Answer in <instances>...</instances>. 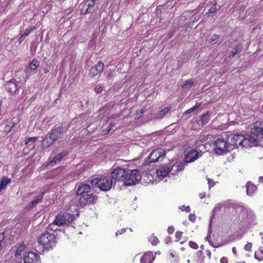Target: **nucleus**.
Segmentation results:
<instances>
[{
    "label": "nucleus",
    "mask_w": 263,
    "mask_h": 263,
    "mask_svg": "<svg viewBox=\"0 0 263 263\" xmlns=\"http://www.w3.org/2000/svg\"><path fill=\"white\" fill-rule=\"evenodd\" d=\"M111 178L114 184L118 182H122L125 186L135 185L141 179V175L137 170H126L118 167L111 172Z\"/></svg>",
    "instance_id": "f257e3e1"
},
{
    "label": "nucleus",
    "mask_w": 263,
    "mask_h": 263,
    "mask_svg": "<svg viewBox=\"0 0 263 263\" xmlns=\"http://www.w3.org/2000/svg\"><path fill=\"white\" fill-rule=\"evenodd\" d=\"M64 131V127L62 125H54L50 132L46 135L43 139L41 145L42 147L43 148H46L49 147L54 141L62 137Z\"/></svg>",
    "instance_id": "f03ea898"
},
{
    "label": "nucleus",
    "mask_w": 263,
    "mask_h": 263,
    "mask_svg": "<svg viewBox=\"0 0 263 263\" xmlns=\"http://www.w3.org/2000/svg\"><path fill=\"white\" fill-rule=\"evenodd\" d=\"M228 140L230 141L229 142L230 146L233 145L236 147L238 146L252 147L254 146V141L251 140L249 136L246 137L241 134H232L229 136Z\"/></svg>",
    "instance_id": "7ed1b4c3"
},
{
    "label": "nucleus",
    "mask_w": 263,
    "mask_h": 263,
    "mask_svg": "<svg viewBox=\"0 0 263 263\" xmlns=\"http://www.w3.org/2000/svg\"><path fill=\"white\" fill-rule=\"evenodd\" d=\"M38 242L44 249H52L57 243L55 236L54 233L45 231L40 235Z\"/></svg>",
    "instance_id": "20e7f679"
},
{
    "label": "nucleus",
    "mask_w": 263,
    "mask_h": 263,
    "mask_svg": "<svg viewBox=\"0 0 263 263\" xmlns=\"http://www.w3.org/2000/svg\"><path fill=\"white\" fill-rule=\"evenodd\" d=\"M93 186L98 187L101 191L107 192L110 190L114 184L111 177L105 176L101 178H96L91 181Z\"/></svg>",
    "instance_id": "39448f33"
},
{
    "label": "nucleus",
    "mask_w": 263,
    "mask_h": 263,
    "mask_svg": "<svg viewBox=\"0 0 263 263\" xmlns=\"http://www.w3.org/2000/svg\"><path fill=\"white\" fill-rule=\"evenodd\" d=\"M74 219L73 215L68 213H60L56 216L54 220L51 223L48 228L52 230H57V229H54V226H61L65 224L70 223Z\"/></svg>",
    "instance_id": "423d86ee"
},
{
    "label": "nucleus",
    "mask_w": 263,
    "mask_h": 263,
    "mask_svg": "<svg viewBox=\"0 0 263 263\" xmlns=\"http://www.w3.org/2000/svg\"><path fill=\"white\" fill-rule=\"evenodd\" d=\"M251 140L254 141V146L257 145V142L263 138V121H257L254 124V127L251 129Z\"/></svg>",
    "instance_id": "0eeeda50"
},
{
    "label": "nucleus",
    "mask_w": 263,
    "mask_h": 263,
    "mask_svg": "<svg viewBox=\"0 0 263 263\" xmlns=\"http://www.w3.org/2000/svg\"><path fill=\"white\" fill-rule=\"evenodd\" d=\"M230 146L223 139H218L214 143V151L218 155H223L230 151Z\"/></svg>",
    "instance_id": "6e6552de"
},
{
    "label": "nucleus",
    "mask_w": 263,
    "mask_h": 263,
    "mask_svg": "<svg viewBox=\"0 0 263 263\" xmlns=\"http://www.w3.org/2000/svg\"><path fill=\"white\" fill-rule=\"evenodd\" d=\"M165 156V152L161 149L154 150L145 161V164L149 165L152 162L161 161Z\"/></svg>",
    "instance_id": "1a4fd4ad"
},
{
    "label": "nucleus",
    "mask_w": 263,
    "mask_h": 263,
    "mask_svg": "<svg viewBox=\"0 0 263 263\" xmlns=\"http://www.w3.org/2000/svg\"><path fill=\"white\" fill-rule=\"evenodd\" d=\"M98 197L92 193H89L87 194H83L78 199L79 204L81 207H84L87 204H95L97 202Z\"/></svg>",
    "instance_id": "9d476101"
},
{
    "label": "nucleus",
    "mask_w": 263,
    "mask_h": 263,
    "mask_svg": "<svg viewBox=\"0 0 263 263\" xmlns=\"http://www.w3.org/2000/svg\"><path fill=\"white\" fill-rule=\"evenodd\" d=\"M24 263H41L39 255L33 251L28 252L24 257Z\"/></svg>",
    "instance_id": "9b49d317"
},
{
    "label": "nucleus",
    "mask_w": 263,
    "mask_h": 263,
    "mask_svg": "<svg viewBox=\"0 0 263 263\" xmlns=\"http://www.w3.org/2000/svg\"><path fill=\"white\" fill-rule=\"evenodd\" d=\"M5 87L6 90L11 95L15 94L19 88L16 84V81L15 79H11L7 82Z\"/></svg>",
    "instance_id": "f8f14e48"
},
{
    "label": "nucleus",
    "mask_w": 263,
    "mask_h": 263,
    "mask_svg": "<svg viewBox=\"0 0 263 263\" xmlns=\"http://www.w3.org/2000/svg\"><path fill=\"white\" fill-rule=\"evenodd\" d=\"M198 157V152L195 149H191L185 154L184 160L185 163H191L197 160Z\"/></svg>",
    "instance_id": "ddd939ff"
},
{
    "label": "nucleus",
    "mask_w": 263,
    "mask_h": 263,
    "mask_svg": "<svg viewBox=\"0 0 263 263\" xmlns=\"http://www.w3.org/2000/svg\"><path fill=\"white\" fill-rule=\"evenodd\" d=\"M104 66V63L99 61L96 65L90 69L89 76L90 77H94L101 73L103 70Z\"/></svg>",
    "instance_id": "4468645a"
},
{
    "label": "nucleus",
    "mask_w": 263,
    "mask_h": 263,
    "mask_svg": "<svg viewBox=\"0 0 263 263\" xmlns=\"http://www.w3.org/2000/svg\"><path fill=\"white\" fill-rule=\"evenodd\" d=\"M90 186L88 184H81L80 185L76 192L77 197L82 196L83 194H87L89 193Z\"/></svg>",
    "instance_id": "2eb2a0df"
},
{
    "label": "nucleus",
    "mask_w": 263,
    "mask_h": 263,
    "mask_svg": "<svg viewBox=\"0 0 263 263\" xmlns=\"http://www.w3.org/2000/svg\"><path fill=\"white\" fill-rule=\"evenodd\" d=\"M173 172V167H168L166 166H162L157 171V174L159 177H166L169 173Z\"/></svg>",
    "instance_id": "dca6fc26"
},
{
    "label": "nucleus",
    "mask_w": 263,
    "mask_h": 263,
    "mask_svg": "<svg viewBox=\"0 0 263 263\" xmlns=\"http://www.w3.org/2000/svg\"><path fill=\"white\" fill-rule=\"evenodd\" d=\"M155 257L152 252H145L141 257L140 263H152Z\"/></svg>",
    "instance_id": "f3484780"
},
{
    "label": "nucleus",
    "mask_w": 263,
    "mask_h": 263,
    "mask_svg": "<svg viewBox=\"0 0 263 263\" xmlns=\"http://www.w3.org/2000/svg\"><path fill=\"white\" fill-rule=\"evenodd\" d=\"M44 194V192L41 193L34 200L27 204V208L28 209H32L37 204L41 202Z\"/></svg>",
    "instance_id": "a211bd4d"
},
{
    "label": "nucleus",
    "mask_w": 263,
    "mask_h": 263,
    "mask_svg": "<svg viewBox=\"0 0 263 263\" xmlns=\"http://www.w3.org/2000/svg\"><path fill=\"white\" fill-rule=\"evenodd\" d=\"M67 151H63L53 158L49 163V165H50L51 166H54L57 162L61 161L64 157L67 156Z\"/></svg>",
    "instance_id": "6ab92c4d"
},
{
    "label": "nucleus",
    "mask_w": 263,
    "mask_h": 263,
    "mask_svg": "<svg viewBox=\"0 0 263 263\" xmlns=\"http://www.w3.org/2000/svg\"><path fill=\"white\" fill-rule=\"evenodd\" d=\"M247 188L246 193L247 195L252 196L257 190V187L252 182L248 181L246 184Z\"/></svg>",
    "instance_id": "aec40b11"
},
{
    "label": "nucleus",
    "mask_w": 263,
    "mask_h": 263,
    "mask_svg": "<svg viewBox=\"0 0 263 263\" xmlns=\"http://www.w3.org/2000/svg\"><path fill=\"white\" fill-rule=\"evenodd\" d=\"M186 163H185L184 160L182 162L174 164L172 166V167H173V172L172 173V174L174 175L178 172L183 171L184 169V167Z\"/></svg>",
    "instance_id": "412c9836"
},
{
    "label": "nucleus",
    "mask_w": 263,
    "mask_h": 263,
    "mask_svg": "<svg viewBox=\"0 0 263 263\" xmlns=\"http://www.w3.org/2000/svg\"><path fill=\"white\" fill-rule=\"evenodd\" d=\"M210 116L211 114L207 111L205 114H202L200 118V121H201V125L202 126H204V125L206 124L210 120Z\"/></svg>",
    "instance_id": "4be33fe9"
},
{
    "label": "nucleus",
    "mask_w": 263,
    "mask_h": 263,
    "mask_svg": "<svg viewBox=\"0 0 263 263\" xmlns=\"http://www.w3.org/2000/svg\"><path fill=\"white\" fill-rule=\"evenodd\" d=\"M11 182V179L3 178L0 182V192L5 189L7 185Z\"/></svg>",
    "instance_id": "5701e85b"
},
{
    "label": "nucleus",
    "mask_w": 263,
    "mask_h": 263,
    "mask_svg": "<svg viewBox=\"0 0 263 263\" xmlns=\"http://www.w3.org/2000/svg\"><path fill=\"white\" fill-rule=\"evenodd\" d=\"M217 4H214L208 10V11L205 13V15L208 17H210L212 14L215 13L217 10L220 9V7L218 6V8L217 7Z\"/></svg>",
    "instance_id": "b1692460"
},
{
    "label": "nucleus",
    "mask_w": 263,
    "mask_h": 263,
    "mask_svg": "<svg viewBox=\"0 0 263 263\" xmlns=\"http://www.w3.org/2000/svg\"><path fill=\"white\" fill-rule=\"evenodd\" d=\"M40 62L36 59H33L29 64L28 68L30 70H35L39 66Z\"/></svg>",
    "instance_id": "393cba45"
},
{
    "label": "nucleus",
    "mask_w": 263,
    "mask_h": 263,
    "mask_svg": "<svg viewBox=\"0 0 263 263\" xmlns=\"http://www.w3.org/2000/svg\"><path fill=\"white\" fill-rule=\"evenodd\" d=\"M170 108L168 107H166L164 108L161 110L159 111V113L157 116V119H161L170 110Z\"/></svg>",
    "instance_id": "a878e982"
},
{
    "label": "nucleus",
    "mask_w": 263,
    "mask_h": 263,
    "mask_svg": "<svg viewBox=\"0 0 263 263\" xmlns=\"http://www.w3.org/2000/svg\"><path fill=\"white\" fill-rule=\"evenodd\" d=\"M254 257L258 261L263 260V249H259L258 251L255 252Z\"/></svg>",
    "instance_id": "bb28decb"
},
{
    "label": "nucleus",
    "mask_w": 263,
    "mask_h": 263,
    "mask_svg": "<svg viewBox=\"0 0 263 263\" xmlns=\"http://www.w3.org/2000/svg\"><path fill=\"white\" fill-rule=\"evenodd\" d=\"M242 50V46L240 45H237L231 53V56L234 57L235 55L239 53Z\"/></svg>",
    "instance_id": "cd10ccee"
},
{
    "label": "nucleus",
    "mask_w": 263,
    "mask_h": 263,
    "mask_svg": "<svg viewBox=\"0 0 263 263\" xmlns=\"http://www.w3.org/2000/svg\"><path fill=\"white\" fill-rule=\"evenodd\" d=\"M194 82L192 80H186L183 84L182 88L184 89H189L193 85Z\"/></svg>",
    "instance_id": "c85d7f7f"
},
{
    "label": "nucleus",
    "mask_w": 263,
    "mask_h": 263,
    "mask_svg": "<svg viewBox=\"0 0 263 263\" xmlns=\"http://www.w3.org/2000/svg\"><path fill=\"white\" fill-rule=\"evenodd\" d=\"M202 103H197L195 106H194L193 107L187 109L185 112V114H189L194 110H196L201 105Z\"/></svg>",
    "instance_id": "c756f323"
},
{
    "label": "nucleus",
    "mask_w": 263,
    "mask_h": 263,
    "mask_svg": "<svg viewBox=\"0 0 263 263\" xmlns=\"http://www.w3.org/2000/svg\"><path fill=\"white\" fill-rule=\"evenodd\" d=\"M25 246L24 245L19 244V246L17 247V249L15 254L16 257L20 256L21 252L24 250Z\"/></svg>",
    "instance_id": "7c9ffc66"
},
{
    "label": "nucleus",
    "mask_w": 263,
    "mask_h": 263,
    "mask_svg": "<svg viewBox=\"0 0 263 263\" xmlns=\"http://www.w3.org/2000/svg\"><path fill=\"white\" fill-rule=\"evenodd\" d=\"M14 125L15 123L11 121L8 124H7L5 128V132H6L7 133H9V132H10L12 128L14 127Z\"/></svg>",
    "instance_id": "2f4dec72"
},
{
    "label": "nucleus",
    "mask_w": 263,
    "mask_h": 263,
    "mask_svg": "<svg viewBox=\"0 0 263 263\" xmlns=\"http://www.w3.org/2000/svg\"><path fill=\"white\" fill-rule=\"evenodd\" d=\"M149 241L151 243V244L153 246H155L157 245L159 242L158 239L155 236L152 235L149 239Z\"/></svg>",
    "instance_id": "473e14b6"
},
{
    "label": "nucleus",
    "mask_w": 263,
    "mask_h": 263,
    "mask_svg": "<svg viewBox=\"0 0 263 263\" xmlns=\"http://www.w3.org/2000/svg\"><path fill=\"white\" fill-rule=\"evenodd\" d=\"M95 1H96V0L91 1V2L88 4L87 8L86 9L85 11L83 13V14H85L86 13L90 12V8H93L94 7L95 4Z\"/></svg>",
    "instance_id": "72a5a7b5"
},
{
    "label": "nucleus",
    "mask_w": 263,
    "mask_h": 263,
    "mask_svg": "<svg viewBox=\"0 0 263 263\" xmlns=\"http://www.w3.org/2000/svg\"><path fill=\"white\" fill-rule=\"evenodd\" d=\"M37 140L36 137H30L27 139V140L25 142V144L26 145H30L33 144L34 142Z\"/></svg>",
    "instance_id": "f704fd0d"
},
{
    "label": "nucleus",
    "mask_w": 263,
    "mask_h": 263,
    "mask_svg": "<svg viewBox=\"0 0 263 263\" xmlns=\"http://www.w3.org/2000/svg\"><path fill=\"white\" fill-rule=\"evenodd\" d=\"M115 126V124L114 123H110L108 127L103 130V133L104 134H108L110 130L113 129V127Z\"/></svg>",
    "instance_id": "c9c22d12"
},
{
    "label": "nucleus",
    "mask_w": 263,
    "mask_h": 263,
    "mask_svg": "<svg viewBox=\"0 0 263 263\" xmlns=\"http://www.w3.org/2000/svg\"><path fill=\"white\" fill-rule=\"evenodd\" d=\"M35 29L36 28L35 26H32L29 28L26 29L25 31V32L24 33V35L27 36L32 31L35 30Z\"/></svg>",
    "instance_id": "e433bc0d"
},
{
    "label": "nucleus",
    "mask_w": 263,
    "mask_h": 263,
    "mask_svg": "<svg viewBox=\"0 0 263 263\" xmlns=\"http://www.w3.org/2000/svg\"><path fill=\"white\" fill-rule=\"evenodd\" d=\"M209 136L210 135H208L206 136H203L202 137H201L199 138V140L197 141V144H198V145L199 146L200 145L199 142H204L206 141L208 139Z\"/></svg>",
    "instance_id": "4c0bfd02"
},
{
    "label": "nucleus",
    "mask_w": 263,
    "mask_h": 263,
    "mask_svg": "<svg viewBox=\"0 0 263 263\" xmlns=\"http://www.w3.org/2000/svg\"><path fill=\"white\" fill-rule=\"evenodd\" d=\"M189 246L191 248H192L194 249H195V250H196L198 248V245L196 242L192 241H190L189 242Z\"/></svg>",
    "instance_id": "58836bf2"
},
{
    "label": "nucleus",
    "mask_w": 263,
    "mask_h": 263,
    "mask_svg": "<svg viewBox=\"0 0 263 263\" xmlns=\"http://www.w3.org/2000/svg\"><path fill=\"white\" fill-rule=\"evenodd\" d=\"M219 38V36L217 34H213L210 39V42L212 43L216 41Z\"/></svg>",
    "instance_id": "ea45409f"
},
{
    "label": "nucleus",
    "mask_w": 263,
    "mask_h": 263,
    "mask_svg": "<svg viewBox=\"0 0 263 263\" xmlns=\"http://www.w3.org/2000/svg\"><path fill=\"white\" fill-rule=\"evenodd\" d=\"M252 246V243L249 242L247 245H245L244 249L246 251H250L251 249Z\"/></svg>",
    "instance_id": "a19ab883"
},
{
    "label": "nucleus",
    "mask_w": 263,
    "mask_h": 263,
    "mask_svg": "<svg viewBox=\"0 0 263 263\" xmlns=\"http://www.w3.org/2000/svg\"><path fill=\"white\" fill-rule=\"evenodd\" d=\"M214 217V215H213L212 217H211V218L210 219V222H209V227H208V232L209 233V236L210 235V234H211V230H212V219H213V218Z\"/></svg>",
    "instance_id": "79ce46f5"
},
{
    "label": "nucleus",
    "mask_w": 263,
    "mask_h": 263,
    "mask_svg": "<svg viewBox=\"0 0 263 263\" xmlns=\"http://www.w3.org/2000/svg\"><path fill=\"white\" fill-rule=\"evenodd\" d=\"M95 90L97 93H99L102 92L103 90V87L101 86H97L96 87Z\"/></svg>",
    "instance_id": "37998d69"
},
{
    "label": "nucleus",
    "mask_w": 263,
    "mask_h": 263,
    "mask_svg": "<svg viewBox=\"0 0 263 263\" xmlns=\"http://www.w3.org/2000/svg\"><path fill=\"white\" fill-rule=\"evenodd\" d=\"M208 181L209 189H211L212 187H213L215 185V182L213 181V180H212L210 178H208Z\"/></svg>",
    "instance_id": "c03bdc74"
},
{
    "label": "nucleus",
    "mask_w": 263,
    "mask_h": 263,
    "mask_svg": "<svg viewBox=\"0 0 263 263\" xmlns=\"http://www.w3.org/2000/svg\"><path fill=\"white\" fill-rule=\"evenodd\" d=\"M189 219L192 222H194L196 220L195 215L193 214H190L189 216Z\"/></svg>",
    "instance_id": "a18cd8bd"
},
{
    "label": "nucleus",
    "mask_w": 263,
    "mask_h": 263,
    "mask_svg": "<svg viewBox=\"0 0 263 263\" xmlns=\"http://www.w3.org/2000/svg\"><path fill=\"white\" fill-rule=\"evenodd\" d=\"M232 207L234 209H239V208H240L241 209V210H242V208H243V206L242 205H240V203L239 204H237V203H233L232 204Z\"/></svg>",
    "instance_id": "49530a36"
},
{
    "label": "nucleus",
    "mask_w": 263,
    "mask_h": 263,
    "mask_svg": "<svg viewBox=\"0 0 263 263\" xmlns=\"http://www.w3.org/2000/svg\"><path fill=\"white\" fill-rule=\"evenodd\" d=\"M182 211H185L186 212H189L191 211V209L189 206H185L183 205L182 206V208H181Z\"/></svg>",
    "instance_id": "de8ad7c7"
},
{
    "label": "nucleus",
    "mask_w": 263,
    "mask_h": 263,
    "mask_svg": "<svg viewBox=\"0 0 263 263\" xmlns=\"http://www.w3.org/2000/svg\"><path fill=\"white\" fill-rule=\"evenodd\" d=\"M126 231V229H124V228H123V229H121L120 230H118L116 233V236H117L118 235H121L122 234H123Z\"/></svg>",
    "instance_id": "09e8293b"
},
{
    "label": "nucleus",
    "mask_w": 263,
    "mask_h": 263,
    "mask_svg": "<svg viewBox=\"0 0 263 263\" xmlns=\"http://www.w3.org/2000/svg\"><path fill=\"white\" fill-rule=\"evenodd\" d=\"M175 228L173 226H170L168 227L167 232L170 234H172L174 233Z\"/></svg>",
    "instance_id": "8fccbe9b"
},
{
    "label": "nucleus",
    "mask_w": 263,
    "mask_h": 263,
    "mask_svg": "<svg viewBox=\"0 0 263 263\" xmlns=\"http://www.w3.org/2000/svg\"><path fill=\"white\" fill-rule=\"evenodd\" d=\"M183 233L180 231H177L176 232L175 236L176 238L179 239L182 236Z\"/></svg>",
    "instance_id": "3c124183"
},
{
    "label": "nucleus",
    "mask_w": 263,
    "mask_h": 263,
    "mask_svg": "<svg viewBox=\"0 0 263 263\" xmlns=\"http://www.w3.org/2000/svg\"><path fill=\"white\" fill-rule=\"evenodd\" d=\"M27 37L26 35H24V34H22L20 38L18 39V42L20 43H21L25 39V37Z\"/></svg>",
    "instance_id": "603ef678"
},
{
    "label": "nucleus",
    "mask_w": 263,
    "mask_h": 263,
    "mask_svg": "<svg viewBox=\"0 0 263 263\" xmlns=\"http://www.w3.org/2000/svg\"><path fill=\"white\" fill-rule=\"evenodd\" d=\"M221 209V206L220 205V204H218V205H216L213 209V212H217L218 211H219Z\"/></svg>",
    "instance_id": "864d4df0"
},
{
    "label": "nucleus",
    "mask_w": 263,
    "mask_h": 263,
    "mask_svg": "<svg viewBox=\"0 0 263 263\" xmlns=\"http://www.w3.org/2000/svg\"><path fill=\"white\" fill-rule=\"evenodd\" d=\"M4 232L0 233V242L2 243L3 240L5 238Z\"/></svg>",
    "instance_id": "5fc2aeb1"
},
{
    "label": "nucleus",
    "mask_w": 263,
    "mask_h": 263,
    "mask_svg": "<svg viewBox=\"0 0 263 263\" xmlns=\"http://www.w3.org/2000/svg\"><path fill=\"white\" fill-rule=\"evenodd\" d=\"M228 260L227 257H222L220 259V262L221 263H228Z\"/></svg>",
    "instance_id": "6e6d98bb"
},
{
    "label": "nucleus",
    "mask_w": 263,
    "mask_h": 263,
    "mask_svg": "<svg viewBox=\"0 0 263 263\" xmlns=\"http://www.w3.org/2000/svg\"><path fill=\"white\" fill-rule=\"evenodd\" d=\"M200 199H203L205 197V193L204 192L200 193L199 195Z\"/></svg>",
    "instance_id": "4d7b16f0"
},
{
    "label": "nucleus",
    "mask_w": 263,
    "mask_h": 263,
    "mask_svg": "<svg viewBox=\"0 0 263 263\" xmlns=\"http://www.w3.org/2000/svg\"><path fill=\"white\" fill-rule=\"evenodd\" d=\"M206 253L207 255L208 256L209 258H211V251L210 250H206Z\"/></svg>",
    "instance_id": "13d9d810"
},
{
    "label": "nucleus",
    "mask_w": 263,
    "mask_h": 263,
    "mask_svg": "<svg viewBox=\"0 0 263 263\" xmlns=\"http://www.w3.org/2000/svg\"><path fill=\"white\" fill-rule=\"evenodd\" d=\"M232 252L233 253V254L235 255H237V251H236V249L235 248V247H233L232 248Z\"/></svg>",
    "instance_id": "bf43d9fd"
},
{
    "label": "nucleus",
    "mask_w": 263,
    "mask_h": 263,
    "mask_svg": "<svg viewBox=\"0 0 263 263\" xmlns=\"http://www.w3.org/2000/svg\"><path fill=\"white\" fill-rule=\"evenodd\" d=\"M203 252L201 250H199L197 252V255L198 256H200L202 254Z\"/></svg>",
    "instance_id": "052dcab7"
},
{
    "label": "nucleus",
    "mask_w": 263,
    "mask_h": 263,
    "mask_svg": "<svg viewBox=\"0 0 263 263\" xmlns=\"http://www.w3.org/2000/svg\"><path fill=\"white\" fill-rule=\"evenodd\" d=\"M258 181L260 182V183H262L263 182V176H260L259 178V180Z\"/></svg>",
    "instance_id": "680f3d73"
},
{
    "label": "nucleus",
    "mask_w": 263,
    "mask_h": 263,
    "mask_svg": "<svg viewBox=\"0 0 263 263\" xmlns=\"http://www.w3.org/2000/svg\"><path fill=\"white\" fill-rule=\"evenodd\" d=\"M145 112V108H142L141 109V110H140V113L141 114H143Z\"/></svg>",
    "instance_id": "e2e57ef3"
},
{
    "label": "nucleus",
    "mask_w": 263,
    "mask_h": 263,
    "mask_svg": "<svg viewBox=\"0 0 263 263\" xmlns=\"http://www.w3.org/2000/svg\"><path fill=\"white\" fill-rule=\"evenodd\" d=\"M209 241V243L211 245H212L213 246V247H214V248H216V246H214L213 244L211 243V241ZM218 246H216V247H218Z\"/></svg>",
    "instance_id": "0e129e2a"
},
{
    "label": "nucleus",
    "mask_w": 263,
    "mask_h": 263,
    "mask_svg": "<svg viewBox=\"0 0 263 263\" xmlns=\"http://www.w3.org/2000/svg\"><path fill=\"white\" fill-rule=\"evenodd\" d=\"M2 243L0 242V251L2 250Z\"/></svg>",
    "instance_id": "69168bd1"
},
{
    "label": "nucleus",
    "mask_w": 263,
    "mask_h": 263,
    "mask_svg": "<svg viewBox=\"0 0 263 263\" xmlns=\"http://www.w3.org/2000/svg\"><path fill=\"white\" fill-rule=\"evenodd\" d=\"M200 248H201L202 249H204V246H203V245H201V246H200Z\"/></svg>",
    "instance_id": "338daca9"
},
{
    "label": "nucleus",
    "mask_w": 263,
    "mask_h": 263,
    "mask_svg": "<svg viewBox=\"0 0 263 263\" xmlns=\"http://www.w3.org/2000/svg\"><path fill=\"white\" fill-rule=\"evenodd\" d=\"M239 263H246V262L244 261H242L239 262Z\"/></svg>",
    "instance_id": "774afa93"
}]
</instances>
